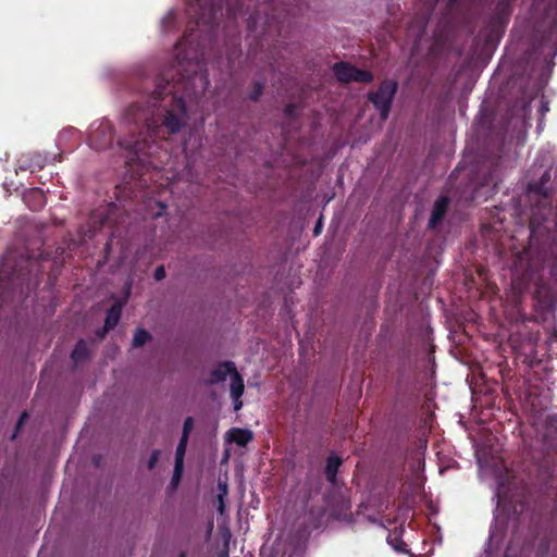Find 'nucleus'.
<instances>
[{"instance_id": "nucleus-3", "label": "nucleus", "mask_w": 557, "mask_h": 557, "mask_svg": "<svg viewBox=\"0 0 557 557\" xmlns=\"http://www.w3.org/2000/svg\"><path fill=\"white\" fill-rule=\"evenodd\" d=\"M397 84L393 81H386L381 84L376 92L370 95V100L380 111L382 120H386L389 112L392 99L395 95Z\"/></svg>"}, {"instance_id": "nucleus-26", "label": "nucleus", "mask_w": 557, "mask_h": 557, "mask_svg": "<svg viewBox=\"0 0 557 557\" xmlns=\"http://www.w3.org/2000/svg\"><path fill=\"white\" fill-rule=\"evenodd\" d=\"M156 206L158 207V209L160 210H163V209H166L168 208V205L163 202L162 199H157L156 200Z\"/></svg>"}, {"instance_id": "nucleus-29", "label": "nucleus", "mask_w": 557, "mask_h": 557, "mask_svg": "<svg viewBox=\"0 0 557 557\" xmlns=\"http://www.w3.org/2000/svg\"><path fill=\"white\" fill-rule=\"evenodd\" d=\"M552 422L557 424V414L552 417Z\"/></svg>"}, {"instance_id": "nucleus-21", "label": "nucleus", "mask_w": 557, "mask_h": 557, "mask_svg": "<svg viewBox=\"0 0 557 557\" xmlns=\"http://www.w3.org/2000/svg\"><path fill=\"white\" fill-rule=\"evenodd\" d=\"M27 413L26 412H23L17 421V424H16V430H18L22 424L24 423L25 419L27 418ZM16 433L17 431H15L13 434H12V440H14L16 437Z\"/></svg>"}, {"instance_id": "nucleus-8", "label": "nucleus", "mask_w": 557, "mask_h": 557, "mask_svg": "<svg viewBox=\"0 0 557 557\" xmlns=\"http://www.w3.org/2000/svg\"><path fill=\"white\" fill-rule=\"evenodd\" d=\"M341 465L342 459L336 454L329 456L325 467V475L332 484L336 481V474Z\"/></svg>"}, {"instance_id": "nucleus-31", "label": "nucleus", "mask_w": 557, "mask_h": 557, "mask_svg": "<svg viewBox=\"0 0 557 557\" xmlns=\"http://www.w3.org/2000/svg\"><path fill=\"white\" fill-rule=\"evenodd\" d=\"M546 177H547V178H549V174H548V173H545V174L543 175V178H546Z\"/></svg>"}, {"instance_id": "nucleus-17", "label": "nucleus", "mask_w": 557, "mask_h": 557, "mask_svg": "<svg viewBox=\"0 0 557 557\" xmlns=\"http://www.w3.org/2000/svg\"><path fill=\"white\" fill-rule=\"evenodd\" d=\"M193 425H194L193 418L188 417L184 422L182 436H186V438H188V435H189L190 430L193 429Z\"/></svg>"}, {"instance_id": "nucleus-32", "label": "nucleus", "mask_w": 557, "mask_h": 557, "mask_svg": "<svg viewBox=\"0 0 557 557\" xmlns=\"http://www.w3.org/2000/svg\"><path fill=\"white\" fill-rule=\"evenodd\" d=\"M180 557H185V555H184V554H181V555H180Z\"/></svg>"}, {"instance_id": "nucleus-24", "label": "nucleus", "mask_w": 557, "mask_h": 557, "mask_svg": "<svg viewBox=\"0 0 557 557\" xmlns=\"http://www.w3.org/2000/svg\"><path fill=\"white\" fill-rule=\"evenodd\" d=\"M182 472L183 471L176 472V465H175L174 466V473H173V478H172L173 483H177L178 482V480L181 479Z\"/></svg>"}, {"instance_id": "nucleus-2", "label": "nucleus", "mask_w": 557, "mask_h": 557, "mask_svg": "<svg viewBox=\"0 0 557 557\" xmlns=\"http://www.w3.org/2000/svg\"><path fill=\"white\" fill-rule=\"evenodd\" d=\"M231 377V397L234 405V410L238 411L243 407V401L240 397L244 394V381L240 374L238 373L235 363L232 361H225L220 363L211 374L210 383L216 384L220 382H224L226 377Z\"/></svg>"}, {"instance_id": "nucleus-7", "label": "nucleus", "mask_w": 557, "mask_h": 557, "mask_svg": "<svg viewBox=\"0 0 557 557\" xmlns=\"http://www.w3.org/2000/svg\"><path fill=\"white\" fill-rule=\"evenodd\" d=\"M24 202L28 207H44L47 205L46 196L39 188H33L24 195Z\"/></svg>"}, {"instance_id": "nucleus-12", "label": "nucleus", "mask_w": 557, "mask_h": 557, "mask_svg": "<svg viewBox=\"0 0 557 557\" xmlns=\"http://www.w3.org/2000/svg\"><path fill=\"white\" fill-rule=\"evenodd\" d=\"M88 357L87 344L84 341H79L71 354V358L74 363H79Z\"/></svg>"}, {"instance_id": "nucleus-28", "label": "nucleus", "mask_w": 557, "mask_h": 557, "mask_svg": "<svg viewBox=\"0 0 557 557\" xmlns=\"http://www.w3.org/2000/svg\"><path fill=\"white\" fill-rule=\"evenodd\" d=\"M148 131L150 133L154 132V126H152L151 124H148Z\"/></svg>"}, {"instance_id": "nucleus-6", "label": "nucleus", "mask_w": 557, "mask_h": 557, "mask_svg": "<svg viewBox=\"0 0 557 557\" xmlns=\"http://www.w3.org/2000/svg\"><path fill=\"white\" fill-rule=\"evenodd\" d=\"M111 143V126L102 121L92 124L89 132V144L94 149H102Z\"/></svg>"}, {"instance_id": "nucleus-14", "label": "nucleus", "mask_w": 557, "mask_h": 557, "mask_svg": "<svg viewBox=\"0 0 557 557\" xmlns=\"http://www.w3.org/2000/svg\"><path fill=\"white\" fill-rule=\"evenodd\" d=\"M495 497L497 498V507H499L503 503L507 502L508 488L505 486L504 483H498L495 491Z\"/></svg>"}, {"instance_id": "nucleus-1", "label": "nucleus", "mask_w": 557, "mask_h": 557, "mask_svg": "<svg viewBox=\"0 0 557 557\" xmlns=\"http://www.w3.org/2000/svg\"><path fill=\"white\" fill-rule=\"evenodd\" d=\"M201 143V137L198 134H190L183 145V160L169 158L162 168L153 164L154 175L164 177L171 185L178 182H196L200 174L197 161Z\"/></svg>"}, {"instance_id": "nucleus-11", "label": "nucleus", "mask_w": 557, "mask_h": 557, "mask_svg": "<svg viewBox=\"0 0 557 557\" xmlns=\"http://www.w3.org/2000/svg\"><path fill=\"white\" fill-rule=\"evenodd\" d=\"M187 441L188 438H186V436H182L177 445L175 453L176 472L183 471Z\"/></svg>"}, {"instance_id": "nucleus-15", "label": "nucleus", "mask_w": 557, "mask_h": 557, "mask_svg": "<svg viewBox=\"0 0 557 557\" xmlns=\"http://www.w3.org/2000/svg\"><path fill=\"white\" fill-rule=\"evenodd\" d=\"M150 338L149 333L144 329H138L133 338V345L138 347L144 345Z\"/></svg>"}, {"instance_id": "nucleus-5", "label": "nucleus", "mask_w": 557, "mask_h": 557, "mask_svg": "<svg viewBox=\"0 0 557 557\" xmlns=\"http://www.w3.org/2000/svg\"><path fill=\"white\" fill-rule=\"evenodd\" d=\"M187 113L185 103L182 99H177L171 110L166 112L163 125L169 129V132L175 133L184 125Z\"/></svg>"}, {"instance_id": "nucleus-18", "label": "nucleus", "mask_w": 557, "mask_h": 557, "mask_svg": "<svg viewBox=\"0 0 557 557\" xmlns=\"http://www.w3.org/2000/svg\"><path fill=\"white\" fill-rule=\"evenodd\" d=\"M322 228H323V216L322 214L319 216L315 225H314V228H313V235L314 236H319L322 232Z\"/></svg>"}, {"instance_id": "nucleus-9", "label": "nucleus", "mask_w": 557, "mask_h": 557, "mask_svg": "<svg viewBox=\"0 0 557 557\" xmlns=\"http://www.w3.org/2000/svg\"><path fill=\"white\" fill-rule=\"evenodd\" d=\"M228 437L237 445L245 446L252 440V433L249 430L233 429L228 433Z\"/></svg>"}, {"instance_id": "nucleus-22", "label": "nucleus", "mask_w": 557, "mask_h": 557, "mask_svg": "<svg viewBox=\"0 0 557 557\" xmlns=\"http://www.w3.org/2000/svg\"><path fill=\"white\" fill-rule=\"evenodd\" d=\"M448 207V201L446 198H440L436 203H435V208L434 209H437V210H441V209H446Z\"/></svg>"}, {"instance_id": "nucleus-16", "label": "nucleus", "mask_w": 557, "mask_h": 557, "mask_svg": "<svg viewBox=\"0 0 557 557\" xmlns=\"http://www.w3.org/2000/svg\"><path fill=\"white\" fill-rule=\"evenodd\" d=\"M445 211H432V215L430 219V226L434 227L442 219L444 218Z\"/></svg>"}, {"instance_id": "nucleus-4", "label": "nucleus", "mask_w": 557, "mask_h": 557, "mask_svg": "<svg viewBox=\"0 0 557 557\" xmlns=\"http://www.w3.org/2000/svg\"><path fill=\"white\" fill-rule=\"evenodd\" d=\"M334 74L341 82H370L372 74L368 71L358 70L347 63L341 62L334 65Z\"/></svg>"}, {"instance_id": "nucleus-27", "label": "nucleus", "mask_w": 557, "mask_h": 557, "mask_svg": "<svg viewBox=\"0 0 557 557\" xmlns=\"http://www.w3.org/2000/svg\"><path fill=\"white\" fill-rule=\"evenodd\" d=\"M11 258V252L10 251H7L4 258H3V262H8Z\"/></svg>"}, {"instance_id": "nucleus-30", "label": "nucleus", "mask_w": 557, "mask_h": 557, "mask_svg": "<svg viewBox=\"0 0 557 557\" xmlns=\"http://www.w3.org/2000/svg\"><path fill=\"white\" fill-rule=\"evenodd\" d=\"M162 215V211H158L157 214H156V218H159Z\"/></svg>"}, {"instance_id": "nucleus-23", "label": "nucleus", "mask_w": 557, "mask_h": 557, "mask_svg": "<svg viewBox=\"0 0 557 557\" xmlns=\"http://www.w3.org/2000/svg\"><path fill=\"white\" fill-rule=\"evenodd\" d=\"M146 145V141L144 143H135L134 146L131 147L132 150L137 154L144 150V146Z\"/></svg>"}, {"instance_id": "nucleus-20", "label": "nucleus", "mask_w": 557, "mask_h": 557, "mask_svg": "<svg viewBox=\"0 0 557 557\" xmlns=\"http://www.w3.org/2000/svg\"><path fill=\"white\" fill-rule=\"evenodd\" d=\"M158 458H159V450H153L151 456H150V458H149V461H148V467L150 469H152L154 467Z\"/></svg>"}, {"instance_id": "nucleus-19", "label": "nucleus", "mask_w": 557, "mask_h": 557, "mask_svg": "<svg viewBox=\"0 0 557 557\" xmlns=\"http://www.w3.org/2000/svg\"><path fill=\"white\" fill-rule=\"evenodd\" d=\"M154 277L157 281H161L165 277V269L163 265H160L156 269Z\"/></svg>"}, {"instance_id": "nucleus-13", "label": "nucleus", "mask_w": 557, "mask_h": 557, "mask_svg": "<svg viewBox=\"0 0 557 557\" xmlns=\"http://www.w3.org/2000/svg\"><path fill=\"white\" fill-rule=\"evenodd\" d=\"M219 495H218V502H219V507H218V510L221 515L224 513V509H225V504H224V498L225 496L227 495V485L226 483H223V482H219Z\"/></svg>"}, {"instance_id": "nucleus-10", "label": "nucleus", "mask_w": 557, "mask_h": 557, "mask_svg": "<svg viewBox=\"0 0 557 557\" xmlns=\"http://www.w3.org/2000/svg\"><path fill=\"white\" fill-rule=\"evenodd\" d=\"M121 313H122L121 305L115 304L111 307V309L109 310L107 318H106L104 331L113 329L117 324Z\"/></svg>"}, {"instance_id": "nucleus-25", "label": "nucleus", "mask_w": 557, "mask_h": 557, "mask_svg": "<svg viewBox=\"0 0 557 557\" xmlns=\"http://www.w3.org/2000/svg\"><path fill=\"white\" fill-rule=\"evenodd\" d=\"M198 79L201 83V87L203 88L207 84V78L203 75H198L193 78V81Z\"/></svg>"}]
</instances>
